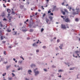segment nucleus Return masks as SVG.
Masks as SVG:
<instances>
[{
    "mask_svg": "<svg viewBox=\"0 0 80 80\" xmlns=\"http://www.w3.org/2000/svg\"><path fill=\"white\" fill-rule=\"evenodd\" d=\"M79 9H76L75 10V12H73V15L78 14L79 13Z\"/></svg>",
    "mask_w": 80,
    "mask_h": 80,
    "instance_id": "nucleus-1",
    "label": "nucleus"
},
{
    "mask_svg": "<svg viewBox=\"0 0 80 80\" xmlns=\"http://www.w3.org/2000/svg\"><path fill=\"white\" fill-rule=\"evenodd\" d=\"M47 1V2L48 3V2L49 1V0H46Z\"/></svg>",
    "mask_w": 80,
    "mask_h": 80,
    "instance_id": "nucleus-56",
    "label": "nucleus"
},
{
    "mask_svg": "<svg viewBox=\"0 0 80 80\" xmlns=\"http://www.w3.org/2000/svg\"><path fill=\"white\" fill-rule=\"evenodd\" d=\"M38 11L39 12H40L41 11V10H40V9H38Z\"/></svg>",
    "mask_w": 80,
    "mask_h": 80,
    "instance_id": "nucleus-54",
    "label": "nucleus"
},
{
    "mask_svg": "<svg viewBox=\"0 0 80 80\" xmlns=\"http://www.w3.org/2000/svg\"><path fill=\"white\" fill-rule=\"evenodd\" d=\"M3 7H4V8H6V6L4 4H3Z\"/></svg>",
    "mask_w": 80,
    "mask_h": 80,
    "instance_id": "nucleus-43",
    "label": "nucleus"
},
{
    "mask_svg": "<svg viewBox=\"0 0 80 80\" xmlns=\"http://www.w3.org/2000/svg\"><path fill=\"white\" fill-rule=\"evenodd\" d=\"M61 17L62 18H64V17L63 16H61Z\"/></svg>",
    "mask_w": 80,
    "mask_h": 80,
    "instance_id": "nucleus-59",
    "label": "nucleus"
},
{
    "mask_svg": "<svg viewBox=\"0 0 80 80\" xmlns=\"http://www.w3.org/2000/svg\"><path fill=\"white\" fill-rule=\"evenodd\" d=\"M33 46L34 47L35 46H38V45H37L36 44V43H34L33 44Z\"/></svg>",
    "mask_w": 80,
    "mask_h": 80,
    "instance_id": "nucleus-14",
    "label": "nucleus"
},
{
    "mask_svg": "<svg viewBox=\"0 0 80 80\" xmlns=\"http://www.w3.org/2000/svg\"><path fill=\"white\" fill-rule=\"evenodd\" d=\"M62 14L64 15H65V12H62Z\"/></svg>",
    "mask_w": 80,
    "mask_h": 80,
    "instance_id": "nucleus-27",
    "label": "nucleus"
},
{
    "mask_svg": "<svg viewBox=\"0 0 80 80\" xmlns=\"http://www.w3.org/2000/svg\"><path fill=\"white\" fill-rule=\"evenodd\" d=\"M44 30V29L43 28H42L41 29V32H42Z\"/></svg>",
    "mask_w": 80,
    "mask_h": 80,
    "instance_id": "nucleus-24",
    "label": "nucleus"
},
{
    "mask_svg": "<svg viewBox=\"0 0 80 80\" xmlns=\"http://www.w3.org/2000/svg\"><path fill=\"white\" fill-rule=\"evenodd\" d=\"M73 70V68H70V70Z\"/></svg>",
    "mask_w": 80,
    "mask_h": 80,
    "instance_id": "nucleus-50",
    "label": "nucleus"
},
{
    "mask_svg": "<svg viewBox=\"0 0 80 80\" xmlns=\"http://www.w3.org/2000/svg\"><path fill=\"white\" fill-rule=\"evenodd\" d=\"M49 18L50 19L51 21H52V20L53 19V17L52 16H49Z\"/></svg>",
    "mask_w": 80,
    "mask_h": 80,
    "instance_id": "nucleus-10",
    "label": "nucleus"
},
{
    "mask_svg": "<svg viewBox=\"0 0 80 80\" xmlns=\"http://www.w3.org/2000/svg\"><path fill=\"white\" fill-rule=\"evenodd\" d=\"M50 15L53 16V13H50Z\"/></svg>",
    "mask_w": 80,
    "mask_h": 80,
    "instance_id": "nucleus-32",
    "label": "nucleus"
},
{
    "mask_svg": "<svg viewBox=\"0 0 80 80\" xmlns=\"http://www.w3.org/2000/svg\"><path fill=\"white\" fill-rule=\"evenodd\" d=\"M79 52L78 51H76L75 52L76 54H77V55L78 56H79V54H78V53H79Z\"/></svg>",
    "mask_w": 80,
    "mask_h": 80,
    "instance_id": "nucleus-11",
    "label": "nucleus"
},
{
    "mask_svg": "<svg viewBox=\"0 0 80 80\" xmlns=\"http://www.w3.org/2000/svg\"><path fill=\"white\" fill-rule=\"evenodd\" d=\"M46 22L48 24H50V22L49 21V19H46Z\"/></svg>",
    "mask_w": 80,
    "mask_h": 80,
    "instance_id": "nucleus-5",
    "label": "nucleus"
},
{
    "mask_svg": "<svg viewBox=\"0 0 80 80\" xmlns=\"http://www.w3.org/2000/svg\"><path fill=\"white\" fill-rule=\"evenodd\" d=\"M44 70L45 72H47V69H44Z\"/></svg>",
    "mask_w": 80,
    "mask_h": 80,
    "instance_id": "nucleus-30",
    "label": "nucleus"
},
{
    "mask_svg": "<svg viewBox=\"0 0 80 80\" xmlns=\"http://www.w3.org/2000/svg\"><path fill=\"white\" fill-rule=\"evenodd\" d=\"M22 31H23V32H26V31H27V30H22Z\"/></svg>",
    "mask_w": 80,
    "mask_h": 80,
    "instance_id": "nucleus-44",
    "label": "nucleus"
},
{
    "mask_svg": "<svg viewBox=\"0 0 80 80\" xmlns=\"http://www.w3.org/2000/svg\"><path fill=\"white\" fill-rule=\"evenodd\" d=\"M75 21H78V18H76L75 19Z\"/></svg>",
    "mask_w": 80,
    "mask_h": 80,
    "instance_id": "nucleus-31",
    "label": "nucleus"
},
{
    "mask_svg": "<svg viewBox=\"0 0 80 80\" xmlns=\"http://www.w3.org/2000/svg\"><path fill=\"white\" fill-rule=\"evenodd\" d=\"M39 52V50L38 49L37 50H36L37 52Z\"/></svg>",
    "mask_w": 80,
    "mask_h": 80,
    "instance_id": "nucleus-40",
    "label": "nucleus"
},
{
    "mask_svg": "<svg viewBox=\"0 0 80 80\" xmlns=\"http://www.w3.org/2000/svg\"><path fill=\"white\" fill-rule=\"evenodd\" d=\"M57 42H60V40L59 39H58L57 40Z\"/></svg>",
    "mask_w": 80,
    "mask_h": 80,
    "instance_id": "nucleus-36",
    "label": "nucleus"
},
{
    "mask_svg": "<svg viewBox=\"0 0 80 80\" xmlns=\"http://www.w3.org/2000/svg\"><path fill=\"white\" fill-rule=\"evenodd\" d=\"M31 67H36V65L34 64H32L31 66Z\"/></svg>",
    "mask_w": 80,
    "mask_h": 80,
    "instance_id": "nucleus-13",
    "label": "nucleus"
},
{
    "mask_svg": "<svg viewBox=\"0 0 80 80\" xmlns=\"http://www.w3.org/2000/svg\"><path fill=\"white\" fill-rule=\"evenodd\" d=\"M8 48H12V47L11 46H9V47H8Z\"/></svg>",
    "mask_w": 80,
    "mask_h": 80,
    "instance_id": "nucleus-55",
    "label": "nucleus"
},
{
    "mask_svg": "<svg viewBox=\"0 0 80 80\" xmlns=\"http://www.w3.org/2000/svg\"><path fill=\"white\" fill-rule=\"evenodd\" d=\"M66 26H65V25L64 24H61V28L62 29H66Z\"/></svg>",
    "mask_w": 80,
    "mask_h": 80,
    "instance_id": "nucleus-4",
    "label": "nucleus"
},
{
    "mask_svg": "<svg viewBox=\"0 0 80 80\" xmlns=\"http://www.w3.org/2000/svg\"><path fill=\"white\" fill-rule=\"evenodd\" d=\"M0 27H3V25L2 24H0Z\"/></svg>",
    "mask_w": 80,
    "mask_h": 80,
    "instance_id": "nucleus-45",
    "label": "nucleus"
},
{
    "mask_svg": "<svg viewBox=\"0 0 80 80\" xmlns=\"http://www.w3.org/2000/svg\"><path fill=\"white\" fill-rule=\"evenodd\" d=\"M63 20H64L65 22H70V19H69V18H68L65 19V18H63Z\"/></svg>",
    "mask_w": 80,
    "mask_h": 80,
    "instance_id": "nucleus-2",
    "label": "nucleus"
},
{
    "mask_svg": "<svg viewBox=\"0 0 80 80\" xmlns=\"http://www.w3.org/2000/svg\"><path fill=\"white\" fill-rule=\"evenodd\" d=\"M30 39V38L29 37H28L27 38V39H28V40H29Z\"/></svg>",
    "mask_w": 80,
    "mask_h": 80,
    "instance_id": "nucleus-49",
    "label": "nucleus"
},
{
    "mask_svg": "<svg viewBox=\"0 0 80 80\" xmlns=\"http://www.w3.org/2000/svg\"><path fill=\"white\" fill-rule=\"evenodd\" d=\"M64 2H62V5H64V6H65V5H64Z\"/></svg>",
    "mask_w": 80,
    "mask_h": 80,
    "instance_id": "nucleus-29",
    "label": "nucleus"
},
{
    "mask_svg": "<svg viewBox=\"0 0 80 80\" xmlns=\"http://www.w3.org/2000/svg\"><path fill=\"white\" fill-rule=\"evenodd\" d=\"M22 62V61H19V63L20 64H21Z\"/></svg>",
    "mask_w": 80,
    "mask_h": 80,
    "instance_id": "nucleus-22",
    "label": "nucleus"
},
{
    "mask_svg": "<svg viewBox=\"0 0 80 80\" xmlns=\"http://www.w3.org/2000/svg\"><path fill=\"white\" fill-rule=\"evenodd\" d=\"M28 21H29V20H28V19H27V20H26V22H28Z\"/></svg>",
    "mask_w": 80,
    "mask_h": 80,
    "instance_id": "nucleus-52",
    "label": "nucleus"
},
{
    "mask_svg": "<svg viewBox=\"0 0 80 80\" xmlns=\"http://www.w3.org/2000/svg\"><path fill=\"white\" fill-rule=\"evenodd\" d=\"M23 7H24V6H23V5H21L20 6V8H21V9L23 8Z\"/></svg>",
    "mask_w": 80,
    "mask_h": 80,
    "instance_id": "nucleus-18",
    "label": "nucleus"
},
{
    "mask_svg": "<svg viewBox=\"0 0 80 80\" xmlns=\"http://www.w3.org/2000/svg\"><path fill=\"white\" fill-rule=\"evenodd\" d=\"M6 42V41H2V42L4 43H5Z\"/></svg>",
    "mask_w": 80,
    "mask_h": 80,
    "instance_id": "nucleus-38",
    "label": "nucleus"
},
{
    "mask_svg": "<svg viewBox=\"0 0 80 80\" xmlns=\"http://www.w3.org/2000/svg\"><path fill=\"white\" fill-rule=\"evenodd\" d=\"M52 68H56V66H54V65H53V66H52Z\"/></svg>",
    "mask_w": 80,
    "mask_h": 80,
    "instance_id": "nucleus-35",
    "label": "nucleus"
},
{
    "mask_svg": "<svg viewBox=\"0 0 80 80\" xmlns=\"http://www.w3.org/2000/svg\"><path fill=\"white\" fill-rule=\"evenodd\" d=\"M46 15V14L44 13L43 15V17H44Z\"/></svg>",
    "mask_w": 80,
    "mask_h": 80,
    "instance_id": "nucleus-23",
    "label": "nucleus"
},
{
    "mask_svg": "<svg viewBox=\"0 0 80 80\" xmlns=\"http://www.w3.org/2000/svg\"><path fill=\"white\" fill-rule=\"evenodd\" d=\"M8 63V62L6 61V62H4V63L5 64H6V63Z\"/></svg>",
    "mask_w": 80,
    "mask_h": 80,
    "instance_id": "nucleus-37",
    "label": "nucleus"
},
{
    "mask_svg": "<svg viewBox=\"0 0 80 80\" xmlns=\"http://www.w3.org/2000/svg\"><path fill=\"white\" fill-rule=\"evenodd\" d=\"M6 75V73L5 72L4 74H2V76H5Z\"/></svg>",
    "mask_w": 80,
    "mask_h": 80,
    "instance_id": "nucleus-25",
    "label": "nucleus"
},
{
    "mask_svg": "<svg viewBox=\"0 0 80 80\" xmlns=\"http://www.w3.org/2000/svg\"><path fill=\"white\" fill-rule=\"evenodd\" d=\"M8 32H11V30H9V29H8Z\"/></svg>",
    "mask_w": 80,
    "mask_h": 80,
    "instance_id": "nucleus-39",
    "label": "nucleus"
},
{
    "mask_svg": "<svg viewBox=\"0 0 80 80\" xmlns=\"http://www.w3.org/2000/svg\"><path fill=\"white\" fill-rule=\"evenodd\" d=\"M41 7H42V9L43 10H44V8H43V6H42Z\"/></svg>",
    "mask_w": 80,
    "mask_h": 80,
    "instance_id": "nucleus-47",
    "label": "nucleus"
},
{
    "mask_svg": "<svg viewBox=\"0 0 80 80\" xmlns=\"http://www.w3.org/2000/svg\"><path fill=\"white\" fill-rule=\"evenodd\" d=\"M1 40H3V38L2 37V36H1Z\"/></svg>",
    "mask_w": 80,
    "mask_h": 80,
    "instance_id": "nucleus-34",
    "label": "nucleus"
},
{
    "mask_svg": "<svg viewBox=\"0 0 80 80\" xmlns=\"http://www.w3.org/2000/svg\"><path fill=\"white\" fill-rule=\"evenodd\" d=\"M38 69L36 68V69L34 70V72L35 73V75H37L39 74V71H36V70H37Z\"/></svg>",
    "mask_w": 80,
    "mask_h": 80,
    "instance_id": "nucleus-3",
    "label": "nucleus"
},
{
    "mask_svg": "<svg viewBox=\"0 0 80 80\" xmlns=\"http://www.w3.org/2000/svg\"><path fill=\"white\" fill-rule=\"evenodd\" d=\"M71 10H72V8L70 7L69 8V10L70 11Z\"/></svg>",
    "mask_w": 80,
    "mask_h": 80,
    "instance_id": "nucleus-53",
    "label": "nucleus"
},
{
    "mask_svg": "<svg viewBox=\"0 0 80 80\" xmlns=\"http://www.w3.org/2000/svg\"><path fill=\"white\" fill-rule=\"evenodd\" d=\"M56 50H58V48L56 47Z\"/></svg>",
    "mask_w": 80,
    "mask_h": 80,
    "instance_id": "nucleus-46",
    "label": "nucleus"
},
{
    "mask_svg": "<svg viewBox=\"0 0 80 80\" xmlns=\"http://www.w3.org/2000/svg\"><path fill=\"white\" fill-rule=\"evenodd\" d=\"M58 77L59 78H61L62 77V76H61V75H60V76H58Z\"/></svg>",
    "mask_w": 80,
    "mask_h": 80,
    "instance_id": "nucleus-51",
    "label": "nucleus"
},
{
    "mask_svg": "<svg viewBox=\"0 0 80 80\" xmlns=\"http://www.w3.org/2000/svg\"><path fill=\"white\" fill-rule=\"evenodd\" d=\"M25 80H29V79L27 78H26Z\"/></svg>",
    "mask_w": 80,
    "mask_h": 80,
    "instance_id": "nucleus-61",
    "label": "nucleus"
},
{
    "mask_svg": "<svg viewBox=\"0 0 80 80\" xmlns=\"http://www.w3.org/2000/svg\"><path fill=\"white\" fill-rule=\"evenodd\" d=\"M12 78H8V80H12Z\"/></svg>",
    "mask_w": 80,
    "mask_h": 80,
    "instance_id": "nucleus-21",
    "label": "nucleus"
},
{
    "mask_svg": "<svg viewBox=\"0 0 80 80\" xmlns=\"http://www.w3.org/2000/svg\"><path fill=\"white\" fill-rule=\"evenodd\" d=\"M63 44H61L60 45V46H59V48H60V49H62V47H63Z\"/></svg>",
    "mask_w": 80,
    "mask_h": 80,
    "instance_id": "nucleus-6",
    "label": "nucleus"
},
{
    "mask_svg": "<svg viewBox=\"0 0 80 80\" xmlns=\"http://www.w3.org/2000/svg\"><path fill=\"white\" fill-rule=\"evenodd\" d=\"M43 48H46V46H43Z\"/></svg>",
    "mask_w": 80,
    "mask_h": 80,
    "instance_id": "nucleus-48",
    "label": "nucleus"
},
{
    "mask_svg": "<svg viewBox=\"0 0 80 80\" xmlns=\"http://www.w3.org/2000/svg\"><path fill=\"white\" fill-rule=\"evenodd\" d=\"M17 32H15V31H14L12 32L13 34L14 35H17Z\"/></svg>",
    "mask_w": 80,
    "mask_h": 80,
    "instance_id": "nucleus-8",
    "label": "nucleus"
},
{
    "mask_svg": "<svg viewBox=\"0 0 80 80\" xmlns=\"http://www.w3.org/2000/svg\"><path fill=\"white\" fill-rule=\"evenodd\" d=\"M13 61H15V60H16V59H15V58H13Z\"/></svg>",
    "mask_w": 80,
    "mask_h": 80,
    "instance_id": "nucleus-57",
    "label": "nucleus"
},
{
    "mask_svg": "<svg viewBox=\"0 0 80 80\" xmlns=\"http://www.w3.org/2000/svg\"><path fill=\"white\" fill-rule=\"evenodd\" d=\"M68 6V4H66V7Z\"/></svg>",
    "mask_w": 80,
    "mask_h": 80,
    "instance_id": "nucleus-62",
    "label": "nucleus"
},
{
    "mask_svg": "<svg viewBox=\"0 0 80 80\" xmlns=\"http://www.w3.org/2000/svg\"><path fill=\"white\" fill-rule=\"evenodd\" d=\"M12 14H15V12H14V11H12Z\"/></svg>",
    "mask_w": 80,
    "mask_h": 80,
    "instance_id": "nucleus-41",
    "label": "nucleus"
},
{
    "mask_svg": "<svg viewBox=\"0 0 80 80\" xmlns=\"http://www.w3.org/2000/svg\"><path fill=\"white\" fill-rule=\"evenodd\" d=\"M64 11L66 12H68V11H67V9H64Z\"/></svg>",
    "mask_w": 80,
    "mask_h": 80,
    "instance_id": "nucleus-19",
    "label": "nucleus"
},
{
    "mask_svg": "<svg viewBox=\"0 0 80 80\" xmlns=\"http://www.w3.org/2000/svg\"><path fill=\"white\" fill-rule=\"evenodd\" d=\"M12 75L13 77L15 76V75L13 73H12Z\"/></svg>",
    "mask_w": 80,
    "mask_h": 80,
    "instance_id": "nucleus-20",
    "label": "nucleus"
},
{
    "mask_svg": "<svg viewBox=\"0 0 80 80\" xmlns=\"http://www.w3.org/2000/svg\"><path fill=\"white\" fill-rule=\"evenodd\" d=\"M56 8V6H53V8L55 9Z\"/></svg>",
    "mask_w": 80,
    "mask_h": 80,
    "instance_id": "nucleus-26",
    "label": "nucleus"
},
{
    "mask_svg": "<svg viewBox=\"0 0 80 80\" xmlns=\"http://www.w3.org/2000/svg\"><path fill=\"white\" fill-rule=\"evenodd\" d=\"M11 9H7V12H8V13H10L11 12Z\"/></svg>",
    "mask_w": 80,
    "mask_h": 80,
    "instance_id": "nucleus-7",
    "label": "nucleus"
},
{
    "mask_svg": "<svg viewBox=\"0 0 80 80\" xmlns=\"http://www.w3.org/2000/svg\"><path fill=\"white\" fill-rule=\"evenodd\" d=\"M58 72H63V70H62V69H60V70H59L58 71Z\"/></svg>",
    "mask_w": 80,
    "mask_h": 80,
    "instance_id": "nucleus-16",
    "label": "nucleus"
},
{
    "mask_svg": "<svg viewBox=\"0 0 80 80\" xmlns=\"http://www.w3.org/2000/svg\"><path fill=\"white\" fill-rule=\"evenodd\" d=\"M11 66V65L6 66V69L8 70V68H9Z\"/></svg>",
    "mask_w": 80,
    "mask_h": 80,
    "instance_id": "nucleus-9",
    "label": "nucleus"
},
{
    "mask_svg": "<svg viewBox=\"0 0 80 80\" xmlns=\"http://www.w3.org/2000/svg\"><path fill=\"white\" fill-rule=\"evenodd\" d=\"M51 12V11L49 10L48 11V14L50 13Z\"/></svg>",
    "mask_w": 80,
    "mask_h": 80,
    "instance_id": "nucleus-28",
    "label": "nucleus"
},
{
    "mask_svg": "<svg viewBox=\"0 0 80 80\" xmlns=\"http://www.w3.org/2000/svg\"><path fill=\"white\" fill-rule=\"evenodd\" d=\"M33 31V30L32 29H30L29 30V32H32Z\"/></svg>",
    "mask_w": 80,
    "mask_h": 80,
    "instance_id": "nucleus-17",
    "label": "nucleus"
},
{
    "mask_svg": "<svg viewBox=\"0 0 80 80\" xmlns=\"http://www.w3.org/2000/svg\"><path fill=\"white\" fill-rule=\"evenodd\" d=\"M3 21H7V19L5 18H4L3 19Z\"/></svg>",
    "mask_w": 80,
    "mask_h": 80,
    "instance_id": "nucleus-33",
    "label": "nucleus"
},
{
    "mask_svg": "<svg viewBox=\"0 0 80 80\" xmlns=\"http://www.w3.org/2000/svg\"><path fill=\"white\" fill-rule=\"evenodd\" d=\"M12 72H15V71H14V70H12Z\"/></svg>",
    "mask_w": 80,
    "mask_h": 80,
    "instance_id": "nucleus-64",
    "label": "nucleus"
},
{
    "mask_svg": "<svg viewBox=\"0 0 80 80\" xmlns=\"http://www.w3.org/2000/svg\"><path fill=\"white\" fill-rule=\"evenodd\" d=\"M28 72L29 73V74H30L32 72V71L31 70H28Z\"/></svg>",
    "mask_w": 80,
    "mask_h": 80,
    "instance_id": "nucleus-12",
    "label": "nucleus"
},
{
    "mask_svg": "<svg viewBox=\"0 0 80 80\" xmlns=\"http://www.w3.org/2000/svg\"><path fill=\"white\" fill-rule=\"evenodd\" d=\"M22 67H20L19 68H18V70H22Z\"/></svg>",
    "mask_w": 80,
    "mask_h": 80,
    "instance_id": "nucleus-15",
    "label": "nucleus"
},
{
    "mask_svg": "<svg viewBox=\"0 0 80 80\" xmlns=\"http://www.w3.org/2000/svg\"><path fill=\"white\" fill-rule=\"evenodd\" d=\"M73 57H75V55H74V54H73Z\"/></svg>",
    "mask_w": 80,
    "mask_h": 80,
    "instance_id": "nucleus-63",
    "label": "nucleus"
},
{
    "mask_svg": "<svg viewBox=\"0 0 80 80\" xmlns=\"http://www.w3.org/2000/svg\"><path fill=\"white\" fill-rule=\"evenodd\" d=\"M37 15V12H36L35 14V15Z\"/></svg>",
    "mask_w": 80,
    "mask_h": 80,
    "instance_id": "nucleus-58",
    "label": "nucleus"
},
{
    "mask_svg": "<svg viewBox=\"0 0 80 80\" xmlns=\"http://www.w3.org/2000/svg\"><path fill=\"white\" fill-rule=\"evenodd\" d=\"M6 51H4V52H3V53H4V55H6Z\"/></svg>",
    "mask_w": 80,
    "mask_h": 80,
    "instance_id": "nucleus-42",
    "label": "nucleus"
},
{
    "mask_svg": "<svg viewBox=\"0 0 80 80\" xmlns=\"http://www.w3.org/2000/svg\"><path fill=\"white\" fill-rule=\"evenodd\" d=\"M54 39H56V37H55L53 38Z\"/></svg>",
    "mask_w": 80,
    "mask_h": 80,
    "instance_id": "nucleus-60",
    "label": "nucleus"
}]
</instances>
